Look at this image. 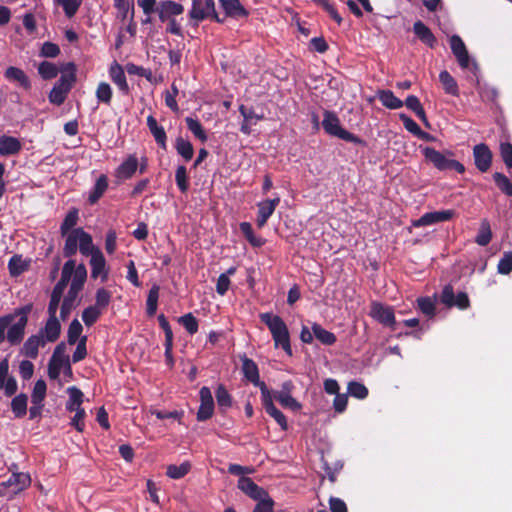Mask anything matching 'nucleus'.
<instances>
[{
  "label": "nucleus",
  "instance_id": "1",
  "mask_svg": "<svg viewBox=\"0 0 512 512\" xmlns=\"http://www.w3.org/2000/svg\"><path fill=\"white\" fill-rule=\"evenodd\" d=\"M259 318L268 327L275 347H281L289 356H292L290 334L284 320L280 316L269 312L261 313Z\"/></svg>",
  "mask_w": 512,
  "mask_h": 512
},
{
  "label": "nucleus",
  "instance_id": "2",
  "mask_svg": "<svg viewBox=\"0 0 512 512\" xmlns=\"http://www.w3.org/2000/svg\"><path fill=\"white\" fill-rule=\"evenodd\" d=\"M65 244L63 247V255L67 258L74 256L79 251L84 256H89L92 251L93 240L92 236L84 231L83 228H76L67 233Z\"/></svg>",
  "mask_w": 512,
  "mask_h": 512
},
{
  "label": "nucleus",
  "instance_id": "3",
  "mask_svg": "<svg viewBox=\"0 0 512 512\" xmlns=\"http://www.w3.org/2000/svg\"><path fill=\"white\" fill-rule=\"evenodd\" d=\"M422 154L426 161L431 163L439 171L455 170L459 174L465 172V167L457 160L451 159L454 153L450 150L440 152L434 147L422 148Z\"/></svg>",
  "mask_w": 512,
  "mask_h": 512
},
{
  "label": "nucleus",
  "instance_id": "4",
  "mask_svg": "<svg viewBox=\"0 0 512 512\" xmlns=\"http://www.w3.org/2000/svg\"><path fill=\"white\" fill-rule=\"evenodd\" d=\"M75 81L76 66L70 62L65 66L61 77L51 89L48 96L49 101L57 106L63 104Z\"/></svg>",
  "mask_w": 512,
  "mask_h": 512
},
{
  "label": "nucleus",
  "instance_id": "5",
  "mask_svg": "<svg viewBox=\"0 0 512 512\" xmlns=\"http://www.w3.org/2000/svg\"><path fill=\"white\" fill-rule=\"evenodd\" d=\"M87 279V270L84 264H79L77 266V270L75 271L74 277L72 278V282L69 288L67 295L64 297L60 308V316L63 320L70 314L75 299L77 298L79 292L83 289V286Z\"/></svg>",
  "mask_w": 512,
  "mask_h": 512
},
{
  "label": "nucleus",
  "instance_id": "6",
  "mask_svg": "<svg viewBox=\"0 0 512 512\" xmlns=\"http://www.w3.org/2000/svg\"><path fill=\"white\" fill-rule=\"evenodd\" d=\"M322 126L325 132L331 136L338 137L341 140L350 142L356 145L365 146L366 142L359 136L344 129L337 115L330 111L324 112Z\"/></svg>",
  "mask_w": 512,
  "mask_h": 512
},
{
  "label": "nucleus",
  "instance_id": "7",
  "mask_svg": "<svg viewBox=\"0 0 512 512\" xmlns=\"http://www.w3.org/2000/svg\"><path fill=\"white\" fill-rule=\"evenodd\" d=\"M32 311V304L24 305L14 310L10 315H15V319L18 318L17 322L11 324L7 330V341L11 345H18L23 340L25 334V328L28 323V315Z\"/></svg>",
  "mask_w": 512,
  "mask_h": 512
},
{
  "label": "nucleus",
  "instance_id": "8",
  "mask_svg": "<svg viewBox=\"0 0 512 512\" xmlns=\"http://www.w3.org/2000/svg\"><path fill=\"white\" fill-rule=\"evenodd\" d=\"M189 16L191 19H194L198 22L207 18L212 19L218 23L223 22V19L219 18L215 10L214 0H193Z\"/></svg>",
  "mask_w": 512,
  "mask_h": 512
},
{
  "label": "nucleus",
  "instance_id": "9",
  "mask_svg": "<svg viewBox=\"0 0 512 512\" xmlns=\"http://www.w3.org/2000/svg\"><path fill=\"white\" fill-rule=\"evenodd\" d=\"M440 301L445 306L457 307L460 310H466L470 307V300L466 292H459L457 295L454 293V288L451 284L443 287L440 294Z\"/></svg>",
  "mask_w": 512,
  "mask_h": 512
},
{
  "label": "nucleus",
  "instance_id": "10",
  "mask_svg": "<svg viewBox=\"0 0 512 512\" xmlns=\"http://www.w3.org/2000/svg\"><path fill=\"white\" fill-rule=\"evenodd\" d=\"M262 405L266 413L271 416L283 431L288 429V422L286 416L279 410L273 403L272 394L267 388V385H262Z\"/></svg>",
  "mask_w": 512,
  "mask_h": 512
},
{
  "label": "nucleus",
  "instance_id": "11",
  "mask_svg": "<svg viewBox=\"0 0 512 512\" xmlns=\"http://www.w3.org/2000/svg\"><path fill=\"white\" fill-rule=\"evenodd\" d=\"M92 252L89 253L90 266H91V277L93 279L101 278L102 282H106L108 279V269L106 268V260L101 250L92 246Z\"/></svg>",
  "mask_w": 512,
  "mask_h": 512
},
{
  "label": "nucleus",
  "instance_id": "12",
  "mask_svg": "<svg viewBox=\"0 0 512 512\" xmlns=\"http://www.w3.org/2000/svg\"><path fill=\"white\" fill-rule=\"evenodd\" d=\"M369 315L384 326L393 328L396 323L393 308L380 302H372Z\"/></svg>",
  "mask_w": 512,
  "mask_h": 512
},
{
  "label": "nucleus",
  "instance_id": "13",
  "mask_svg": "<svg viewBox=\"0 0 512 512\" xmlns=\"http://www.w3.org/2000/svg\"><path fill=\"white\" fill-rule=\"evenodd\" d=\"M200 406L197 411V420L199 422L206 421L213 416L214 400L211 390L207 386H203L199 391Z\"/></svg>",
  "mask_w": 512,
  "mask_h": 512
},
{
  "label": "nucleus",
  "instance_id": "14",
  "mask_svg": "<svg viewBox=\"0 0 512 512\" xmlns=\"http://www.w3.org/2000/svg\"><path fill=\"white\" fill-rule=\"evenodd\" d=\"M294 388L292 381L288 380L282 383L281 389L274 392V398L285 408L297 411L301 408L300 403L292 397L291 392Z\"/></svg>",
  "mask_w": 512,
  "mask_h": 512
},
{
  "label": "nucleus",
  "instance_id": "15",
  "mask_svg": "<svg viewBox=\"0 0 512 512\" xmlns=\"http://www.w3.org/2000/svg\"><path fill=\"white\" fill-rule=\"evenodd\" d=\"M473 157L476 168L482 172H487L492 164V152L487 144L480 143L473 148Z\"/></svg>",
  "mask_w": 512,
  "mask_h": 512
},
{
  "label": "nucleus",
  "instance_id": "16",
  "mask_svg": "<svg viewBox=\"0 0 512 512\" xmlns=\"http://www.w3.org/2000/svg\"><path fill=\"white\" fill-rule=\"evenodd\" d=\"M238 488L247 496L253 500H257L258 502L269 497L268 492L264 488L258 486L249 477H240L238 480Z\"/></svg>",
  "mask_w": 512,
  "mask_h": 512
},
{
  "label": "nucleus",
  "instance_id": "17",
  "mask_svg": "<svg viewBox=\"0 0 512 512\" xmlns=\"http://www.w3.org/2000/svg\"><path fill=\"white\" fill-rule=\"evenodd\" d=\"M455 212L454 210H441V211H433L427 212L423 214L418 220L414 222L415 227H424L433 225L440 222L449 221L453 218Z\"/></svg>",
  "mask_w": 512,
  "mask_h": 512
},
{
  "label": "nucleus",
  "instance_id": "18",
  "mask_svg": "<svg viewBox=\"0 0 512 512\" xmlns=\"http://www.w3.org/2000/svg\"><path fill=\"white\" fill-rule=\"evenodd\" d=\"M279 203L280 197L276 196L273 199H267L257 204L258 212L256 224L259 228H262L266 225L268 219L272 216Z\"/></svg>",
  "mask_w": 512,
  "mask_h": 512
},
{
  "label": "nucleus",
  "instance_id": "19",
  "mask_svg": "<svg viewBox=\"0 0 512 512\" xmlns=\"http://www.w3.org/2000/svg\"><path fill=\"white\" fill-rule=\"evenodd\" d=\"M449 42L452 53L456 57L459 66L463 69H467L470 65V56L465 43L458 35L451 36Z\"/></svg>",
  "mask_w": 512,
  "mask_h": 512
},
{
  "label": "nucleus",
  "instance_id": "20",
  "mask_svg": "<svg viewBox=\"0 0 512 512\" xmlns=\"http://www.w3.org/2000/svg\"><path fill=\"white\" fill-rule=\"evenodd\" d=\"M242 372L244 377L254 384L255 386L260 388L262 392V385H266L263 381H260L259 369L254 360L244 356L242 358Z\"/></svg>",
  "mask_w": 512,
  "mask_h": 512
},
{
  "label": "nucleus",
  "instance_id": "21",
  "mask_svg": "<svg viewBox=\"0 0 512 512\" xmlns=\"http://www.w3.org/2000/svg\"><path fill=\"white\" fill-rule=\"evenodd\" d=\"M31 484L30 475L27 473H13L7 481L1 483L5 488H11V492L16 494L23 491Z\"/></svg>",
  "mask_w": 512,
  "mask_h": 512
},
{
  "label": "nucleus",
  "instance_id": "22",
  "mask_svg": "<svg viewBox=\"0 0 512 512\" xmlns=\"http://www.w3.org/2000/svg\"><path fill=\"white\" fill-rule=\"evenodd\" d=\"M46 341L42 335H31L26 339L21 349V353L30 359H36L38 357L39 347H44Z\"/></svg>",
  "mask_w": 512,
  "mask_h": 512
},
{
  "label": "nucleus",
  "instance_id": "23",
  "mask_svg": "<svg viewBox=\"0 0 512 512\" xmlns=\"http://www.w3.org/2000/svg\"><path fill=\"white\" fill-rule=\"evenodd\" d=\"M109 76L113 83L118 87V89L124 94L128 95L130 92V87L127 83L125 72L120 64L114 62L109 69Z\"/></svg>",
  "mask_w": 512,
  "mask_h": 512
},
{
  "label": "nucleus",
  "instance_id": "24",
  "mask_svg": "<svg viewBox=\"0 0 512 512\" xmlns=\"http://www.w3.org/2000/svg\"><path fill=\"white\" fill-rule=\"evenodd\" d=\"M413 32L428 47L434 48L437 45V39L431 29L422 21L418 20L413 24Z\"/></svg>",
  "mask_w": 512,
  "mask_h": 512
},
{
  "label": "nucleus",
  "instance_id": "25",
  "mask_svg": "<svg viewBox=\"0 0 512 512\" xmlns=\"http://www.w3.org/2000/svg\"><path fill=\"white\" fill-rule=\"evenodd\" d=\"M41 332L44 333V340L46 342L53 343L59 338L61 333V324L57 319L55 312L49 314V318Z\"/></svg>",
  "mask_w": 512,
  "mask_h": 512
},
{
  "label": "nucleus",
  "instance_id": "26",
  "mask_svg": "<svg viewBox=\"0 0 512 512\" xmlns=\"http://www.w3.org/2000/svg\"><path fill=\"white\" fill-rule=\"evenodd\" d=\"M21 149L22 144L16 137L8 135H3L0 137V155H16L21 151Z\"/></svg>",
  "mask_w": 512,
  "mask_h": 512
},
{
  "label": "nucleus",
  "instance_id": "27",
  "mask_svg": "<svg viewBox=\"0 0 512 512\" xmlns=\"http://www.w3.org/2000/svg\"><path fill=\"white\" fill-rule=\"evenodd\" d=\"M147 126L150 133L153 135L156 143L164 150L167 148V136L164 128L158 125L156 118L153 115L147 117Z\"/></svg>",
  "mask_w": 512,
  "mask_h": 512
},
{
  "label": "nucleus",
  "instance_id": "28",
  "mask_svg": "<svg viewBox=\"0 0 512 512\" xmlns=\"http://www.w3.org/2000/svg\"><path fill=\"white\" fill-rule=\"evenodd\" d=\"M184 11V7L172 0L163 1L160 3L158 13L159 18L162 22L166 21L171 16H176L182 14Z\"/></svg>",
  "mask_w": 512,
  "mask_h": 512
},
{
  "label": "nucleus",
  "instance_id": "29",
  "mask_svg": "<svg viewBox=\"0 0 512 512\" xmlns=\"http://www.w3.org/2000/svg\"><path fill=\"white\" fill-rule=\"evenodd\" d=\"M4 76L9 81L17 82L22 88L29 90L31 88V82L26 73L14 66H10L5 70Z\"/></svg>",
  "mask_w": 512,
  "mask_h": 512
},
{
  "label": "nucleus",
  "instance_id": "30",
  "mask_svg": "<svg viewBox=\"0 0 512 512\" xmlns=\"http://www.w3.org/2000/svg\"><path fill=\"white\" fill-rule=\"evenodd\" d=\"M107 189H108V177L105 174H101L97 178L92 190L89 193L88 203L90 205L96 204L100 200V198L104 195V193L106 192Z\"/></svg>",
  "mask_w": 512,
  "mask_h": 512
},
{
  "label": "nucleus",
  "instance_id": "31",
  "mask_svg": "<svg viewBox=\"0 0 512 512\" xmlns=\"http://www.w3.org/2000/svg\"><path fill=\"white\" fill-rule=\"evenodd\" d=\"M138 169V159L135 155H129L117 168L116 175L121 179H130Z\"/></svg>",
  "mask_w": 512,
  "mask_h": 512
},
{
  "label": "nucleus",
  "instance_id": "32",
  "mask_svg": "<svg viewBox=\"0 0 512 512\" xmlns=\"http://www.w3.org/2000/svg\"><path fill=\"white\" fill-rule=\"evenodd\" d=\"M219 2L229 17H246L248 15L239 0H219Z\"/></svg>",
  "mask_w": 512,
  "mask_h": 512
},
{
  "label": "nucleus",
  "instance_id": "33",
  "mask_svg": "<svg viewBox=\"0 0 512 512\" xmlns=\"http://www.w3.org/2000/svg\"><path fill=\"white\" fill-rule=\"evenodd\" d=\"M30 262L24 260L22 255H13L8 262V270L11 277H18L29 269Z\"/></svg>",
  "mask_w": 512,
  "mask_h": 512
},
{
  "label": "nucleus",
  "instance_id": "34",
  "mask_svg": "<svg viewBox=\"0 0 512 512\" xmlns=\"http://www.w3.org/2000/svg\"><path fill=\"white\" fill-rule=\"evenodd\" d=\"M67 393L69 395V400L66 403V410L69 412L78 411V409H83L81 407L83 403V392L76 386H71L67 388Z\"/></svg>",
  "mask_w": 512,
  "mask_h": 512
},
{
  "label": "nucleus",
  "instance_id": "35",
  "mask_svg": "<svg viewBox=\"0 0 512 512\" xmlns=\"http://www.w3.org/2000/svg\"><path fill=\"white\" fill-rule=\"evenodd\" d=\"M377 97L382 105L388 109H399L404 104L391 90H378Z\"/></svg>",
  "mask_w": 512,
  "mask_h": 512
},
{
  "label": "nucleus",
  "instance_id": "36",
  "mask_svg": "<svg viewBox=\"0 0 512 512\" xmlns=\"http://www.w3.org/2000/svg\"><path fill=\"white\" fill-rule=\"evenodd\" d=\"M439 81L442 84L446 94L459 96L458 84L448 71L443 70L440 72Z\"/></svg>",
  "mask_w": 512,
  "mask_h": 512
},
{
  "label": "nucleus",
  "instance_id": "37",
  "mask_svg": "<svg viewBox=\"0 0 512 512\" xmlns=\"http://www.w3.org/2000/svg\"><path fill=\"white\" fill-rule=\"evenodd\" d=\"M312 331L315 338L321 342L323 345L331 346L333 345L337 338L334 333L324 329L320 324L314 323L312 325Z\"/></svg>",
  "mask_w": 512,
  "mask_h": 512
},
{
  "label": "nucleus",
  "instance_id": "38",
  "mask_svg": "<svg viewBox=\"0 0 512 512\" xmlns=\"http://www.w3.org/2000/svg\"><path fill=\"white\" fill-rule=\"evenodd\" d=\"M217 404L221 412H226L232 406V397L223 384H219L215 391Z\"/></svg>",
  "mask_w": 512,
  "mask_h": 512
},
{
  "label": "nucleus",
  "instance_id": "39",
  "mask_svg": "<svg viewBox=\"0 0 512 512\" xmlns=\"http://www.w3.org/2000/svg\"><path fill=\"white\" fill-rule=\"evenodd\" d=\"M28 397L26 394L21 393L15 396L11 401V410L16 418H22L27 413Z\"/></svg>",
  "mask_w": 512,
  "mask_h": 512
},
{
  "label": "nucleus",
  "instance_id": "40",
  "mask_svg": "<svg viewBox=\"0 0 512 512\" xmlns=\"http://www.w3.org/2000/svg\"><path fill=\"white\" fill-rule=\"evenodd\" d=\"M175 149L185 161H190L193 158L194 148L190 141L178 137L175 141Z\"/></svg>",
  "mask_w": 512,
  "mask_h": 512
},
{
  "label": "nucleus",
  "instance_id": "41",
  "mask_svg": "<svg viewBox=\"0 0 512 512\" xmlns=\"http://www.w3.org/2000/svg\"><path fill=\"white\" fill-rule=\"evenodd\" d=\"M78 220V210L76 208H72L71 210H69L60 226L61 235L65 236L71 230L75 229L74 227L76 226Z\"/></svg>",
  "mask_w": 512,
  "mask_h": 512
},
{
  "label": "nucleus",
  "instance_id": "42",
  "mask_svg": "<svg viewBox=\"0 0 512 512\" xmlns=\"http://www.w3.org/2000/svg\"><path fill=\"white\" fill-rule=\"evenodd\" d=\"M492 240V231L488 220H482L475 242L480 246H487Z\"/></svg>",
  "mask_w": 512,
  "mask_h": 512
},
{
  "label": "nucleus",
  "instance_id": "43",
  "mask_svg": "<svg viewBox=\"0 0 512 512\" xmlns=\"http://www.w3.org/2000/svg\"><path fill=\"white\" fill-rule=\"evenodd\" d=\"M95 96L98 102L110 106L113 96L111 86L107 82H100L96 88Z\"/></svg>",
  "mask_w": 512,
  "mask_h": 512
},
{
  "label": "nucleus",
  "instance_id": "44",
  "mask_svg": "<svg viewBox=\"0 0 512 512\" xmlns=\"http://www.w3.org/2000/svg\"><path fill=\"white\" fill-rule=\"evenodd\" d=\"M66 287L67 286L63 285L62 283H58V282L56 283V285L54 286V288L52 290L51 296H50V301H49V305H48V314L57 312L59 303L61 301L63 292Z\"/></svg>",
  "mask_w": 512,
  "mask_h": 512
},
{
  "label": "nucleus",
  "instance_id": "45",
  "mask_svg": "<svg viewBox=\"0 0 512 512\" xmlns=\"http://www.w3.org/2000/svg\"><path fill=\"white\" fill-rule=\"evenodd\" d=\"M191 469L189 462H183L180 465H169L167 467L166 475L172 479H180L186 476Z\"/></svg>",
  "mask_w": 512,
  "mask_h": 512
},
{
  "label": "nucleus",
  "instance_id": "46",
  "mask_svg": "<svg viewBox=\"0 0 512 512\" xmlns=\"http://www.w3.org/2000/svg\"><path fill=\"white\" fill-rule=\"evenodd\" d=\"M185 122L187 128L194 134L196 138H198L201 142L207 141V134L204 131L203 126L198 119L186 117Z\"/></svg>",
  "mask_w": 512,
  "mask_h": 512
},
{
  "label": "nucleus",
  "instance_id": "47",
  "mask_svg": "<svg viewBox=\"0 0 512 512\" xmlns=\"http://www.w3.org/2000/svg\"><path fill=\"white\" fill-rule=\"evenodd\" d=\"M158 299H159V286L153 285L149 290L147 301H146V311L149 316L155 315L158 307Z\"/></svg>",
  "mask_w": 512,
  "mask_h": 512
},
{
  "label": "nucleus",
  "instance_id": "48",
  "mask_svg": "<svg viewBox=\"0 0 512 512\" xmlns=\"http://www.w3.org/2000/svg\"><path fill=\"white\" fill-rule=\"evenodd\" d=\"M55 4L62 6L64 14L67 18H72L75 16L80 6L82 5V0H54Z\"/></svg>",
  "mask_w": 512,
  "mask_h": 512
},
{
  "label": "nucleus",
  "instance_id": "49",
  "mask_svg": "<svg viewBox=\"0 0 512 512\" xmlns=\"http://www.w3.org/2000/svg\"><path fill=\"white\" fill-rule=\"evenodd\" d=\"M47 385L43 379H39L35 382L33 391L31 394V402L32 404H41L43 403L46 397Z\"/></svg>",
  "mask_w": 512,
  "mask_h": 512
},
{
  "label": "nucleus",
  "instance_id": "50",
  "mask_svg": "<svg viewBox=\"0 0 512 512\" xmlns=\"http://www.w3.org/2000/svg\"><path fill=\"white\" fill-rule=\"evenodd\" d=\"M493 180L498 189L507 196H512V183L510 179L501 172L493 174Z\"/></svg>",
  "mask_w": 512,
  "mask_h": 512
},
{
  "label": "nucleus",
  "instance_id": "51",
  "mask_svg": "<svg viewBox=\"0 0 512 512\" xmlns=\"http://www.w3.org/2000/svg\"><path fill=\"white\" fill-rule=\"evenodd\" d=\"M58 67L49 61H43L38 66V73L44 80H51L58 75Z\"/></svg>",
  "mask_w": 512,
  "mask_h": 512
},
{
  "label": "nucleus",
  "instance_id": "52",
  "mask_svg": "<svg viewBox=\"0 0 512 512\" xmlns=\"http://www.w3.org/2000/svg\"><path fill=\"white\" fill-rule=\"evenodd\" d=\"M175 181L178 189L182 193H186L189 189V179L187 169L184 165H179L175 171Z\"/></svg>",
  "mask_w": 512,
  "mask_h": 512
},
{
  "label": "nucleus",
  "instance_id": "53",
  "mask_svg": "<svg viewBox=\"0 0 512 512\" xmlns=\"http://www.w3.org/2000/svg\"><path fill=\"white\" fill-rule=\"evenodd\" d=\"M102 313L103 312L100 309L90 305L83 310L82 320L87 327H91L98 321Z\"/></svg>",
  "mask_w": 512,
  "mask_h": 512
},
{
  "label": "nucleus",
  "instance_id": "54",
  "mask_svg": "<svg viewBox=\"0 0 512 512\" xmlns=\"http://www.w3.org/2000/svg\"><path fill=\"white\" fill-rule=\"evenodd\" d=\"M83 327L78 319H73L68 327L67 341L70 345H74L80 340Z\"/></svg>",
  "mask_w": 512,
  "mask_h": 512
},
{
  "label": "nucleus",
  "instance_id": "55",
  "mask_svg": "<svg viewBox=\"0 0 512 512\" xmlns=\"http://www.w3.org/2000/svg\"><path fill=\"white\" fill-rule=\"evenodd\" d=\"M313 3H315L316 5L320 6L321 8H323L328 14L329 16L338 24V25H341L342 24V17L341 15L338 13L337 9L335 8V6L329 1V0H312Z\"/></svg>",
  "mask_w": 512,
  "mask_h": 512
},
{
  "label": "nucleus",
  "instance_id": "56",
  "mask_svg": "<svg viewBox=\"0 0 512 512\" xmlns=\"http://www.w3.org/2000/svg\"><path fill=\"white\" fill-rule=\"evenodd\" d=\"M110 302H111V292L105 288H99L96 291L95 304L93 306L97 307V309H100L103 312V310L108 307Z\"/></svg>",
  "mask_w": 512,
  "mask_h": 512
},
{
  "label": "nucleus",
  "instance_id": "57",
  "mask_svg": "<svg viewBox=\"0 0 512 512\" xmlns=\"http://www.w3.org/2000/svg\"><path fill=\"white\" fill-rule=\"evenodd\" d=\"M178 322L184 326L190 335H194L198 331V320L192 313H187L178 319Z\"/></svg>",
  "mask_w": 512,
  "mask_h": 512
},
{
  "label": "nucleus",
  "instance_id": "58",
  "mask_svg": "<svg viewBox=\"0 0 512 512\" xmlns=\"http://www.w3.org/2000/svg\"><path fill=\"white\" fill-rule=\"evenodd\" d=\"M348 393L357 399H365L369 391L364 384L357 381H350L348 383Z\"/></svg>",
  "mask_w": 512,
  "mask_h": 512
},
{
  "label": "nucleus",
  "instance_id": "59",
  "mask_svg": "<svg viewBox=\"0 0 512 512\" xmlns=\"http://www.w3.org/2000/svg\"><path fill=\"white\" fill-rule=\"evenodd\" d=\"M66 359L50 358L48 363V376L51 380L59 378L61 369L64 368Z\"/></svg>",
  "mask_w": 512,
  "mask_h": 512
},
{
  "label": "nucleus",
  "instance_id": "60",
  "mask_svg": "<svg viewBox=\"0 0 512 512\" xmlns=\"http://www.w3.org/2000/svg\"><path fill=\"white\" fill-rule=\"evenodd\" d=\"M76 270H77V266H76L74 260L70 259L67 262H65V264L62 268L61 278L58 281V283H62L63 285L67 286L71 277L72 278L74 277Z\"/></svg>",
  "mask_w": 512,
  "mask_h": 512
},
{
  "label": "nucleus",
  "instance_id": "61",
  "mask_svg": "<svg viewBox=\"0 0 512 512\" xmlns=\"http://www.w3.org/2000/svg\"><path fill=\"white\" fill-rule=\"evenodd\" d=\"M418 308L428 317L435 315V303L430 297H420L417 299Z\"/></svg>",
  "mask_w": 512,
  "mask_h": 512
},
{
  "label": "nucleus",
  "instance_id": "62",
  "mask_svg": "<svg viewBox=\"0 0 512 512\" xmlns=\"http://www.w3.org/2000/svg\"><path fill=\"white\" fill-rule=\"evenodd\" d=\"M498 273L508 275L512 271V251L504 252L497 265Z\"/></svg>",
  "mask_w": 512,
  "mask_h": 512
},
{
  "label": "nucleus",
  "instance_id": "63",
  "mask_svg": "<svg viewBox=\"0 0 512 512\" xmlns=\"http://www.w3.org/2000/svg\"><path fill=\"white\" fill-rule=\"evenodd\" d=\"M87 336H83L80 338V340L77 343V347L72 355V361L73 363H77L82 361L87 356Z\"/></svg>",
  "mask_w": 512,
  "mask_h": 512
},
{
  "label": "nucleus",
  "instance_id": "64",
  "mask_svg": "<svg viewBox=\"0 0 512 512\" xmlns=\"http://www.w3.org/2000/svg\"><path fill=\"white\" fill-rule=\"evenodd\" d=\"M500 155L508 170L512 169V144L510 142L500 143Z\"/></svg>",
  "mask_w": 512,
  "mask_h": 512
}]
</instances>
